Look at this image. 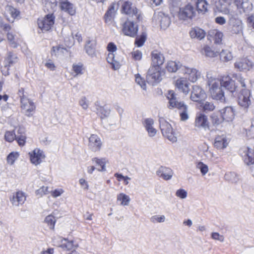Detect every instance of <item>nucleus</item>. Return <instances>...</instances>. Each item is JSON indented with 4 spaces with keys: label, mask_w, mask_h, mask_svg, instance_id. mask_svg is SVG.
<instances>
[{
    "label": "nucleus",
    "mask_w": 254,
    "mask_h": 254,
    "mask_svg": "<svg viewBox=\"0 0 254 254\" xmlns=\"http://www.w3.org/2000/svg\"><path fill=\"white\" fill-rule=\"evenodd\" d=\"M223 37V34L222 32L217 29H211L208 32V39L210 41H213L215 43H221Z\"/></svg>",
    "instance_id": "nucleus-21"
},
{
    "label": "nucleus",
    "mask_w": 254,
    "mask_h": 254,
    "mask_svg": "<svg viewBox=\"0 0 254 254\" xmlns=\"http://www.w3.org/2000/svg\"><path fill=\"white\" fill-rule=\"evenodd\" d=\"M206 77L207 84L209 86V92L212 98L221 102L224 101V92L222 89V86L221 85L220 80L212 76L211 73H207Z\"/></svg>",
    "instance_id": "nucleus-1"
},
{
    "label": "nucleus",
    "mask_w": 254,
    "mask_h": 254,
    "mask_svg": "<svg viewBox=\"0 0 254 254\" xmlns=\"http://www.w3.org/2000/svg\"><path fill=\"white\" fill-rule=\"evenodd\" d=\"M189 85L190 83L186 78L181 77L176 81V87L186 95L190 91Z\"/></svg>",
    "instance_id": "nucleus-22"
},
{
    "label": "nucleus",
    "mask_w": 254,
    "mask_h": 254,
    "mask_svg": "<svg viewBox=\"0 0 254 254\" xmlns=\"http://www.w3.org/2000/svg\"><path fill=\"white\" fill-rule=\"evenodd\" d=\"M158 17L161 28L166 29L171 23L170 17L162 12H159L158 14Z\"/></svg>",
    "instance_id": "nucleus-35"
},
{
    "label": "nucleus",
    "mask_w": 254,
    "mask_h": 254,
    "mask_svg": "<svg viewBox=\"0 0 254 254\" xmlns=\"http://www.w3.org/2000/svg\"><path fill=\"white\" fill-rule=\"evenodd\" d=\"M221 114L224 121H232L234 118L235 112L232 107H226L221 111Z\"/></svg>",
    "instance_id": "nucleus-29"
},
{
    "label": "nucleus",
    "mask_w": 254,
    "mask_h": 254,
    "mask_svg": "<svg viewBox=\"0 0 254 254\" xmlns=\"http://www.w3.org/2000/svg\"><path fill=\"white\" fill-rule=\"evenodd\" d=\"M55 17L53 14H48L43 18L38 20V25L39 28L43 31H48L53 27L55 23Z\"/></svg>",
    "instance_id": "nucleus-10"
},
{
    "label": "nucleus",
    "mask_w": 254,
    "mask_h": 254,
    "mask_svg": "<svg viewBox=\"0 0 254 254\" xmlns=\"http://www.w3.org/2000/svg\"><path fill=\"white\" fill-rule=\"evenodd\" d=\"M140 20L133 19V18H127V21L123 25L122 31L123 33L127 36L134 37L136 36L138 31V26L135 23Z\"/></svg>",
    "instance_id": "nucleus-4"
},
{
    "label": "nucleus",
    "mask_w": 254,
    "mask_h": 254,
    "mask_svg": "<svg viewBox=\"0 0 254 254\" xmlns=\"http://www.w3.org/2000/svg\"><path fill=\"white\" fill-rule=\"evenodd\" d=\"M219 55L220 59L223 62H228L233 59L231 53L228 50H222Z\"/></svg>",
    "instance_id": "nucleus-45"
},
{
    "label": "nucleus",
    "mask_w": 254,
    "mask_h": 254,
    "mask_svg": "<svg viewBox=\"0 0 254 254\" xmlns=\"http://www.w3.org/2000/svg\"><path fill=\"white\" fill-rule=\"evenodd\" d=\"M86 52L87 54L93 57L95 56V46L93 43H91L90 41H88L87 42L86 45L85 47Z\"/></svg>",
    "instance_id": "nucleus-44"
},
{
    "label": "nucleus",
    "mask_w": 254,
    "mask_h": 254,
    "mask_svg": "<svg viewBox=\"0 0 254 254\" xmlns=\"http://www.w3.org/2000/svg\"><path fill=\"white\" fill-rule=\"evenodd\" d=\"M97 114L101 119L108 117L110 114V110L107 107H99L97 109Z\"/></svg>",
    "instance_id": "nucleus-46"
},
{
    "label": "nucleus",
    "mask_w": 254,
    "mask_h": 254,
    "mask_svg": "<svg viewBox=\"0 0 254 254\" xmlns=\"http://www.w3.org/2000/svg\"><path fill=\"white\" fill-rule=\"evenodd\" d=\"M60 7L62 10H64L70 15H73L75 13V9L72 3L67 0H61Z\"/></svg>",
    "instance_id": "nucleus-32"
},
{
    "label": "nucleus",
    "mask_w": 254,
    "mask_h": 254,
    "mask_svg": "<svg viewBox=\"0 0 254 254\" xmlns=\"http://www.w3.org/2000/svg\"><path fill=\"white\" fill-rule=\"evenodd\" d=\"M20 103L23 113L28 117L31 116L35 109L34 103L28 98H22Z\"/></svg>",
    "instance_id": "nucleus-14"
},
{
    "label": "nucleus",
    "mask_w": 254,
    "mask_h": 254,
    "mask_svg": "<svg viewBox=\"0 0 254 254\" xmlns=\"http://www.w3.org/2000/svg\"><path fill=\"white\" fill-rule=\"evenodd\" d=\"M224 178L226 181L232 183H237L239 180L238 175L236 173L232 172L226 173Z\"/></svg>",
    "instance_id": "nucleus-41"
},
{
    "label": "nucleus",
    "mask_w": 254,
    "mask_h": 254,
    "mask_svg": "<svg viewBox=\"0 0 254 254\" xmlns=\"http://www.w3.org/2000/svg\"><path fill=\"white\" fill-rule=\"evenodd\" d=\"M228 144V140L225 134L218 135L215 137L214 145L217 149H224L227 146Z\"/></svg>",
    "instance_id": "nucleus-27"
},
{
    "label": "nucleus",
    "mask_w": 254,
    "mask_h": 254,
    "mask_svg": "<svg viewBox=\"0 0 254 254\" xmlns=\"http://www.w3.org/2000/svg\"><path fill=\"white\" fill-rule=\"evenodd\" d=\"M181 73L186 75V77L192 82H195L200 76V72L196 68L184 66L181 68Z\"/></svg>",
    "instance_id": "nucleus-13"
},
{
    "label": "nucleus",
    "mask_w": 254,
    "mask_h": 254,
    "mask_svg": "<svg viewBox=\"0 0 254 254\" xmlns=\"http://www.w3.org/2000/svg\"><path fill=\"white\" fill-rule=\"evenodd\" d=\"M83 66L81 63L73 64L72 66L71 74L73 76L75 77L78 75H80L83 74Z\"/></svg>",
    "instance_id": "nucleus-38"
},
{
    "label": "nucleus",
    "mask_w": 254,
    "mask_h": 254,
    "mask_svg": "<svg viewBox=\"0 0 254 254\" xmlns=\"http://www.w3.org/2000/svg\"><path fill=\"white\" fill-rule=\"evenodd\" d=\"M117 201L120 202V204L123 206L128 205L130 199L128 195L124 193H120L117 195Z\"/></svg>",
    "instance_id": "nucleus-40"
},
{
    "label": "nucleus",
    "mask_w": 254,
    "mask_h": 254,
    "mask_svg": "<svg viewBox=\"0 0 254 254\" xmlns=\"http://www.w3.org/2000/svg\"><path fill=\"white\" fill-rule=\"evenodd\" d=\"M201 53L206 57L213 58L217 56L218 52L213 51L210 47L204 46L201 50Z\"/></svg>",
    "instance_id": "nucleus-43"
},
{
    "label": "nucleus",
    "mask_w": 254,
    "mask_h": 254,
    "mask_svg": "<svg viewBox=\"0 0 254 254\" xmlns=\"http://www.w3.org/2000/svg\"><path fill=\"white\" fill-rule=\"evenodd\" d=\"M79 104L83 110H87L88 108V101L85 97H82L79 101Z\"/></svg>",
    "instance_id": "nucleus-62"
},
{
    "label": "nucleus",
    "mask_w": 254,
    "mask_h": 254,
    "mask_svg": "<svg viewBox=\"0 0 254 254\" xmlns=\"http://www.w3.org/2000/svg\"><path fill=\"white\" fill-rule=\"evenodd\" d=\"M10 199L13 205L17 206L24 203L26 197L23 192L18 191L13 193Z\"/></svg>",
    "instance_id": "nucleus-26"
},
{
    "label": "nucleus",
    "mask_w": 254,
    "mask_h": 254,
    "mask_svg": "<svg viewBox=\"0 0 254 254\" xmlns=\"http://www.w3.org/2000/svg\"><path fill=\"white\" fill-rule=\"evenodd\" d=\"M17 62V57L12 54L11 53H9L7 59H6V64L5 65V67L7 66H10L13 64H15Z\"/></svg>",
    "instance_id": "nucleus-49"
},
{
    "label": "nucleus",
    "mask_w": 254,
    "mask_h": 254,
    "mask_svg": "<svg viewBox=\"0 0 254 254\" xmlns=\"http://www.w3.org/2000/svg\"><path fill=\"white\" fill-rule=\"evenodd\" d=\"M31 162L35 165H39L45 158L43 151L39 148H35L29 153Z\"/></svg>",
    "instance_id": "nucleus-15"
},
{
    "label": "nucleus",
    "mask_w": 254,
    "mask_h": 254,
    "mask_svg": "<svg viewBox=\"0 0 254 254\" xmlns=\"http://www.w3.org/2000/svg\"><path fill=\"white\" fill-rule=\"evenodd\" d=\"M220 81L221 86L230 92H233L236 90L237 86L235 81L229 76H223Z\"/></svg>",
    "instance_id": "nucleus-19"
},
{
    "label": "nucleus",
    "mask_w": 254,
    "mask_h": 254,
    "mask_svg": "<svg viewBox=\"0 0 254 254\" xmlns=\"http://www.w3.org/2000/svg\"><path fill=\"white\" fill-rule=\"evenodd\" d=\"M167 98L169 100L168 107L170 109L174 108L180 103L177 101L176 95L173 91L168 92Z\"/></svg>",
    "instance_id": "nucleus-37"
},
{
    "label": "nucleus",
    "mask_w": 254,
    "mask_h": 254,
    "mask_svg": "<svg viewBox=\"0 0 254 254\" xmlns=\"http://www.w3.org/2000/svg\"><path fill=\"white\" fill-rule=\"evenodd\" d=\"M7 32V38L9 41L11 46L14 48H15L17 46V44L15 40V35L13 34L10 31Z\"/></svg>",
    "instance_id": "nucleus-50"
},
{
    "label": "nucleus",
    "mask_w": 254,
    "mask_h": 254,
    "mask_svg": "<svg viewBox=\"0 0 254 254\" xmlns=\"http://www.w3.org/2000/svg\"><path fill=\"white\" fill-rule=\"evenodd\" d=\"M195 15L194 7L190 4H188L183 7L180 8L178 16L180 20H187L191 19Z\"/></svg>",
    "instance_id": "nucleus-9"
},
{
    "label": "nucleus",
    "mask_w": 254,
    "mask_h": 254,
    "mask_svg": "<svg viewBox=\"0 0 254 254\" xmlns=\"http://www.w3.org/2000/svg\"><path fill=\"white\" fill-rule=\"evenodd\" d=\"M77 247H78L77 244H75L73 241H69L66 239H65L64 240V242L60 245V247L62 249L67 251L71 250Z\"/></svg>",
    "instance_id": "nucleus-39"
},
{
    "label": "nucleus",
    "mask_w": 254,
    "mask_h": 254,
    "mask_svg": "<svg viewBox=\"0 0 254 254\" xmlns=\"http://www.w3.org/2000/svg\"><path fill=\"white\" fill-rule=\"evenodd\" d=\"M100 138L96 134H91L89 138V148L93 151L96 152L100 150L102 146Z\"/></svg>",
    "instance_id": "nucleus-18"
},
{
    "label": "nucleus",
    "mask_w": 254,
    "mask_h": 254,
    "mask_svg": "<svg viewBox=\"0 0 254 254\" xmlns=\"http://www.w3.org/2000/svg\"><path fill=\"white\" fill-rule=\"evenodd\" d=\"M116 6V3H112L109 6L108 9L104 15L105 21L106 23L111 22L117 11Z\"/></svg>",
    "instance_id": "nucleus-31"
},
{
    "label": "nucleus",
    "mask_w": 254,
    "mask_h": 254,
    "mask_svg": "<svg viewBox=\"0 0 254 254\" xmlns=\"http://www.w3.org/2000/svg\"><path fill=\"white\" fill-rule=\"evenodd\" d=\"M160 67L158 66H151L148 70L146 80L148 83L154 85L161 80Z\"/></svg>",
    "instance_id": "nucleus-6"
},
{
    "label": "nucleus",
    "mask_w": 254,
    "mask_h": 254,
    "mask_svg": "<svg viewBox=\"0 0 254 254\" xmlns=\"http://www.w3.org/2000/svg\"><path fill=\"white\" fill-rule=\"evenodd\" d=\"M234 4L237 7L236 12L240 14H248L253 9L252 3L249 0H235Z\"/></svg>",
    "instance_id": "nucleus-11"
},
{
    "label": "nucleus",
    "mask_w": 254,
    "mask_h": 254,
    "mask_svg": "<svg viewBox=\"0 0 254 254\" xmlns=\"http://www.w3.org/2000/svg\"><path fill=\"white\" fill-rule=\"evenodd\" d=\"M107 61L112 65V68L114 70L120 68L121 66L120 60L116 57L114 53H109L107 57Z\"/></svg>",
    "instance_id": "nucleus-30"
},
{
    "label": "nucleus",
    "mask_w": 254,
    "mask_h": 254,
    "mask_svg": "<svg viewBox=\"0 0 254 254\" xmlns=\"http://www.w3.org/2000/svg\"><path fill=\"white\" fill-rule=\"evenodd\" d=\"M197 168L200 170L202 175H205L208 171V167L206 165L201 162H199L197 164Z\"/></svg>",
    "instance_id": "nucleus-59"
},
{
    "label": "nucleus",
    "mask_w": 254,
    "mask_h": 254,
    "mask_svg": "<svg viewBox=\"0 0 254 254\" xmlns=\"http://www.w3.org/2000/svg\"><path fill=\"white\" fill-rule=\"evenodd\" d=\"M135 82L141 87L142 89L146 90V85L145 80L143 79L139 74L135 75Z\"/></svg>",
    "instance_id": "nucleus-56"
},
{
    "label": "nucleus",
    "mask_w": 254,
    "mask_h": 254,
    "mask_svg": "<svg viewBox=\"0 0 254 254\" xmlns=\"http://www.w3.org/2000/svg\"><path fill=\"white\" fill-rule=\"evenodd\" d=\"M237 12L234 15L229 16V25L232 34H240L243 33V23L242 21L237 17Z\"/></svg>",
    "instance_id": "nucleus-7"
},
{
    "label": "nucleus",
    "mask_w": 254,
    "mask_h": 254,
    "mask_svg": "<svg viewBox=\"0 0 254 254\" xmlns=\"http://www.w3.org/2000/svg\"><path fill=\"white\" fill-rule=\"evenodd\" d=\"M5 10L13 18H16L19 14V12L16 8L10 5H6Z\"/></svg>",
    "instance_id": "nucleus-48"
},
{
    "label": "nucleus",
    "mask_w": 254,
    "mask_h": 254,
    "mask_svg": "<svg viewBox=\"0 0 254 254\" xmlns=\"http://www.w3.org/2000/svg\"><path fill=\"white\" fill-rule=\"evenodd\" d=\"M122 7L123 12L128 16L127 18H133V19L140 18V13L138 10L128 0H123Z\"/></svg>",
    "instance_id": "nucleus-5"
},
{
    "label": "nucleus",
    "mask_w": 254,
    "mask_h": 254,
    "mask_svg": "<svg viewBox=\"0 0 254 254\" xmlns=\"http://www.w3.org/2000/svg\"><path fill=\"white\" fill-rule=\"evenodd\" d=\"M152 57V66H160L163 64L165 59L163 55L157 50L152 51L151 53Z\"/></svg>",
    "instance_id": "nucleus-24"
},
{
    "label": "nucleus",
    "mask_w": 254,
    "mask_h": 254,
    "mask_svg": "<svg viewBox=\"0 0 254 254\" xmlns=\"http://www.w3.org/2000/svg\"><path fill=\"white\" fill-rule=\"evenodd\" d=\"M194 126L197 128H202L205 130L209 128V122L205 115L199 113L196 116Z\"/></svg>",
    "instance_id": "nucleus-17"
},
{
    "label": "nucleus",
    "mask_w": 254,
    "mask_h": 254,
    "mask_svg": "<svg viewBox=\"0 0 254 254\" xmlns=\"http://www.w3.org/2000/svg\"><path fill=\"white\" fill-rule=\"evenodd\" d=\"M2 29L4 32H8L11 30V26L3 21V18L0 16V30Z\"/></svg>",
    "instance_id": "nucleus-57"
},
{
    "label": "nucleus",
    "mask_w": 254,
    "mask_h": 254,
    "mask_svg": "<svg viewBox=\"0 0 254 254\" xmlns=\"http://www.w3.org/2000/svg\"><path fill=\"white\" fill-rule=\"evenodd\" d=\"M175 108L178 109L182 121H186L189 119L188 107L183 102H180Z\"/></svg>",
    "instance_id": "nucleus-28"
},
{
    "label": "nucleus",
    "mask_w": 254,
    "mask_h": 254,
    "mask_svg": "<svg viewBox=\"0 0 254 254\" xmlns=\"http://www.w3.org/2000/svg\"><path fill=\"white\" fill-rule=\"evenodd\" d=\"M184 66L180 62L169 61L167 63L166 68L170 72H175L178 70L181 73V68Z\"/></svg>",
    "instance_id": "nucleus-33"
},
{
    "label": "nucleus",
    "mask_w": 254,
    "mask_h": 254,
    "mask_svg": "<svg viewBox=\"0 0 254 254\" xmlns=\"http://www.w3.org/2000/svg\"><path fill=\"white\" fill-rule=\"evenodd\" d=\"M201 106L202 108L203 111L206 113L211 112L213 111L215 108V106L212 102L207 101L205 102V103L201 102Z\"/></svg>",
    "instance_id": "nucleus-47"
},
{
    "label": "nucleus",
    "mask_w": 254,
    "mask_h": 254,
    "mask_svg": "<svg viewBox=\"0 0 254 254\" xmlns=\"http://www.w3.org/2000/svg\"><path fill=\"white\" fill-rule=\"evenodd\" d=\"M93 161H95L96 163L101 167V169H98L99 171H105L106 170L105 164L106 160L105 159H98L97 158H94L92 159Z\"/></svg>",
    "instance_id": "nucleus-52"
},
{
    "label": "nucleus",
    "mask_w": 254,
    "mask_h": 254,
    "mask_svg": "<svg viewBox=\"0 0 254 254\" xmlns=\"http://www.w3.org/2000/svg\"><path fill=\"white\" fill-rule=\"evenodd\" d=\"M143 127L148 132L150 137L154 136L157 132V130L153 127L154 121L151 118H147L142 122Z\"/></svg>",
    "instance_id": "nucleus-23"
},
{
    "label": "nucleus",
    "mask_w": 254,
    "mask_h": 254,
    "mask_svg": "<svg viewBox=\"0 0 254 254\" xmlns=\"http://www.w3.org/2000/svg\"><path fill=\"white\" fill-rule=\"evenodd\" d=\"M232 0H218L216 2V8L219 11L229 16L235 15L237 12L232 8L231 5Z\"/></svg>",
    "instance_id": "nucleus-8"
},
{
    "label": "nucleus",
    "mask_w": 254,
    "mask_h": 254,
    "mask_svg": "<svg viewBox=\"0 0 254 254\" xmlns=\"http://www.w3.org/2000/svg\"><path fill=\"white\" fill-rule=\"evenodd\" d=\"M211 238L213 240H218L221 242L224 241V237L223 235H220L218 233L213 232L211 233Z\"/></svg>",
    "instance_id": "nucleus-63"
},
{
    "label": "nucleus",
    "mask_w": 254,
    "mask_h": 254,
    "mask_svg": "<svg viewBox=\"0 0 254 254\" xmlns=\"http://www.w3.org/2000/svg\"><path fill=\"white\" fill-rule=\"evenodd\" d=\"M234 66L240 71H245L252 68L253 63L247 58L240 59L236 61L234 64Z\"/></svg>",
    "instance_id": "nucleus-16"
},
{
    "label": "nucleus",
    "mask_w": 254,
    "mask_h": 254,
    "mask_svg": "<svg viewBox=\"0 0 254 254\" xmlns=\"http://www.w3.org/2000/svg\"><path fill=\"white\" fill-rule=\"evenodd\" d=\"M206 98L205 91L199 86L195 85L192 87L190 99L193 102L201 103Z\"/></svg>",
    "instance_id": "nucleus-12"
},
{
    "label": "nucleus",
    "mask_w": 254,
    "mask_h": 254,
    "mask_svg": "<svg viewBox=\"0 0 254 254\" xmlns=\"http://www.w3.org/2000/svg\"><path fill=\"white\" fill-rule=\"evenodd\" d=\"M208 3L205 0H197L196 6L197 11L205 12L207 10Z\"/></svg>",
    "instance_id": "nucleus-42"
},
{
    "label": "nucleus",
    "mask_w": 254,
    "mask_h": 254,
    "mask_svg": "<svg viewBox=\"0 0 254 254\" xmlns=\"http://www.w3.org/2000/svg\"><path fill=\"white\" fill-rule=\"evenodd\" d=\"M146 39V34L145 33H142L140 36H137L135 39V44L138 47L142 46Z\"/></svg>",
    "instance_id": "nucleus-51"
},
{
    "label": "nucleus",
    "mask_w": 254,
    "mask_h": 254,
    "mask_svg": "<svg viewBox=\"0 0 254 254\" xmlns=\"http://www.w3.org/2000/svg\"><path fill=\"white\" fill-rule=\"evenodd\" d=\"M19 154L17 152L10 153L7 157V162L12 165L13 164L15 160L18 158Z\"/></svg>",
    "instance_id": "nucleus-58"
},
{
    "label": "nucleus",
    "mask_w": 254,
    "mask_h": 254,
    "mask_svg": "<svg viewBox=\"0 0 254 254\" xmlns=\"http://www.w3.org/2000/svg\"><path fill=\"white\" fill-rule=\"evenodd\" d=\"M211 118L213 124L216 125H220L224 121V119L222 116L221 117H219L215 114H213L211 116Z\"/></svg>",
    "instance_id": "nucleus-55"
},
{
    "label": "nucleus",
    "mask_w": 254,
    "mask_h": 254,
    "mask_svg": "<svg viewBox=\"0 0 254 254\" xmlns=\"http://www.w3.org/2000/svg\"><path fill=\"white\" fill-rule=\"evenodd\" d=\"M16 134L13 131H6L5 133V140L8 142H12L15 139Z\"/></svg>",
    "instance_id": "nucleus-60"
},
{
    "label": "nucleus",
    "mask_w": 254,
    "mask_h": 254,
    "mask_svg": "<svg viewBox=\"0 0 254 254\" xmlns=\"http://www.w3.org/2000/svg\"><path fill=\"white\" fill-rule=\"evenodd\" d=\"M165 216L162 215H154L150 218V221L153 223H163L165 221Z\"/></svg>",
    "instance_id": "nucleus-54"
},
{
    "label": "nucleus",
    "mask_w": 254,
    "mask_h": 254,
    "mask_svg": "<svg viewBox=\"0 0 254 254\" xmlns=\"http://www.w3.org/2000/svg\"><path fill=\"white\" fill-rule=\"evenodd\" d=\"M236 78L242 87L238 95V104L243 110H247L251 104L250 91L246 89L245 79L240 75H236Z\"/></svg>",
    "instance_id": "nucleus-2"
},
{
    "label": "nucleus",
    "mask_w": 254,
    "mask_h": 254,
    "mask_svg": "<svg viewBox=\"0 0 254 254\" xmlns=\"http://www.w3.org/2000/svg\"><path fill=\"white\" fill-rule=\"evenodd\" d=\"M244 157V162L248 165L254 164V153L249 147H244L240 150Z\"/></svg>",
    "instance_id": "nucleus-20"
},
{
    "label": "nucleus",
    "mask_w": 254,
    "mask_h": 254,
    "mask_svg": "<svg viewBox=\"0 0 254 254\" xmlns=\"http://www.w3.org/2000/svg\"><path fill=\"white\" fill-rule=\"evenodd\" d=\"M176 195L182 199H184L187 196V192L185 190L179 189L177 190Z\"/></svg>",
    "instance_id": "nucleus-64"
},
{
    "label": "nucleus",
    "mask_w": 254,
    "mask_h": 254,
    "mask_svg": "<svg viewBox=\"0 0 254 254\" xmlns=\"http://www.w3.org/2000/svg\"><path fill=\"white\" fill-rule=\"evenodd\" d=\"M45 222L48 224L51 229H53L55 227L56 219L52 215L47 216L45 219Z\"/></svg>",
    "instance_id": "nucleus-53"
},
{
    "label": "nucleus",
    "mask_w": 254,
    "mask_h": 254,
    "mask_svg": "<svg viewBox=\"0 0 254 254\" xmlns=\"http://www.w3.org/2000/svg\"><path fill=\"white\" fill-rule=\"evenodd\" d=\"M15 139L17 140L20 146H23L25 143L26 135L25 129L23 127H19L17 131Z\"/></svg>",
    "instance_id": "nucleus-36"
},
{
    "label": "nucleus",
    "mask_w": 254,
    "mask_h": 254,
    "mask_svg": "<svg viewBox=\"0 0 254 254\" xmlns=\"http://www.w3.org/2000/svg\"><path fill=\"white\" fill-rule=\"evenodd\" d=\"M173 174V171L171 169L163 166L160 167L156 171L157 175L165 180H170Z\"/></svg>",
    "instance_id": "nucleus-25"
},
{
    "label": "nucleus",
    "mask_w": 254,
    "mask_h": 254,
    "mask_svg": "<svg viewBox=\"0 0 254 254\" xmlns=\"http://www.w3.org/2000/svg\"><path fill=\"white\" fill-rule=\"evenodd\" d=\"M159 122L163 135L172 142H176L177 138L172 126L163 118H160Z\"/></svg>",
    "instance_id": "nucleus-3"
},
{
    "label": "nucleus",
    "mask_w": 254,
    "mask_h": 254,
    "mask_svg": "<svg viewBox=\"0 0 254 254\" xmlns=\"http://www.w3.org/2000/svg\"><path fill=\"white\" fill-rule=\"evenodd\" d=\"M49 192L48 187L46 186H43L39 189L37 190L36 191L37 195L42 196L45 195Z\"/></svg>",
    "instance_id": "nucleus-61"
},
{
    "label": "nucleus",
    "mask_w": 254,
    "mask_h": 254,
    "mask_svg": "<svg viewBox=\"0 0 254 254\" xmlns=\"http://www.w3.org/2000/svg\"><path fill=\"white\" fill-rule=\"evenodd\" d=\"M190 35L192 38H197L199 40H201L205 37L206 33L203 29L198 27H195L192 28L190 31Z\"/></svg>",
    "instance_id": "nucleus-34"
}]
</instances>
